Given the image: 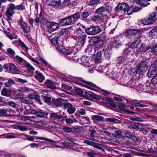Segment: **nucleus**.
<instances>
[{"instance_id": "nucleus-1", "label": "nucleus", "mask_w": 157, "mask_h": 157, "mask_svg": "<svg viewBox=\"0 0 157 157\" xmlns=\"http://www.w3.org/2000/svg\"><path fill=\"white\" fill-rule=\"evenodd\" d=\"M80 17V13L77 12L72 15L61 19L59 22V24L62 26L74 24Z\"/></svg>"}, {"instance_id": "nucleus-2", "label": "nucleus", "mask_w": 157, "mask_h": 157, "mask_svg": "<svg viewBox=\"0 0 157 157\" xmlns=\"http://www.w3.org/2000/svg\"><path fill=\"white\" fill-rule=\"evenodd\" d=\"M57 49L59 52L62 53L68 59L75 60L77 59L76 56H74L75 53L73 52V51L71 48H65L62 45L57 47Z\"/></svg>"}, {"instance_id": "nucleus-3", "label": "nucleus", "mask_w": 157, "mask_h": 157, "mask_svg": "<svg viewBox=\"0 0 157 157\" xmlns=\"http://www.w3.org/2000/svg\"><path fill=\"white\" fill-rule=\"evenodd\" d=\"M105 12L104 7L103 6L97 9L95 13L98 15L94 17V21L97 23L99 22L101 24L102 23L103 25H105L107 19L103 15V13Z\"/></svg>"}, {"instance_id": "nucleus-4", "label": "nucleus", "mask_w": 157, "mask_h": 157, "mask_svg": "<svg viewBox=\"0 0 157 157\" xmlns=\"http://www.w3.org/2000/svg\"><path fill=\"white\" fill-rule=\"evenodd\" d=\"M141 33V31L137 29H128L125 31V35L128 38L133 37L134 39H135L136 37H140Z\"/></svg>"}, {"instance_id": "nucleus-5", "label": "nucleus", "mask_w": 157, "mask_h": 157, "mask_svg": "<svg viewBox=\"0 0 157 157\" xmlns=\"http://www.w3.org/2000/svg\"><path fill=\"white\" fill-rule=\"evenodd\" d=\"M17 23L20 26L21 28L24 33L27 34L30 32L31 27L29 24L23 20L22 16L17 21Z\"/></svg>"}, {"instance_id": "nucleus-6", "label": "nucleus", "mask_w": 157, "mask_h": 157, "mask_svg": "<svg viewBox=\"0 0 157 157\" xmlns=\"http://www.w3.org/2000/svg\"><path fill=\"white\" fill-rule=\"evenodd\" d=\"M157 13L156 12H152L150 13L148 17L145 18L142 20V23L144 25H151L154 23L156 20Z\"/></svg>"}, {"instance_id": "nucleus-7", "label": "nucleus", "mask_w": 157, "mask_h": 157, "mask_svg": "<svg viewBox=\"0 0 157 157\" xmlns=\"http://www.w3.org/2000/svg\"><path fill=\"white\" fill-rule=\"evenodd\" d=\"M154 85L150 82H146L143 85L140 84L138 86L140 90L147 93L154 91Z\"/></svg>"}, {"instance_id": "nucleus-8", "label": "nucleus", "mask_w": 157, "mask_h": 157, "mask_svg": "<svg viewBox=\"0 0 157 157\" xmlns=\"http://www.w3.org/2000/svg\"><path fill=\"white\" fill-rule=\"evenodd\" d=\"M74 36L79 39L81 43L83 44L86 35L85 33L81 29L76 30L74 32Z\"/></svg>"}, {"instance_id": "nucleus-9", "label": "nucleus", "mask_w": 157, "mask_h": 157, "mask_svg": "<svg viewBox=\"0 0 157 157\" xmlns=\"http://www.w3.org/2000/svg\"><path fill=\"white\" fill-rule=\"evenodd\" d=\"M147 68V62L146 61H143L137 66L135 72L137 74L142 75L146 71Z\"/></svg>"}, {"instance_id": "nucleus-10", "label": "nucleus", "mask_w": 157, "mask_h": 157, "mask_svg": "<svg viewBox=\"0 0 157 157\" xmlns=\"http://www.w3.org/2000/svg\"><path fill=\"white\" fill-rule=\"evenodd\" d=\"M85 30L88 35H93L99 33L101 30L98 26H90L85 29Z\"/></svg>"}, {"instance_id": "nucleus-11", "label": "nucleus", "mask_w": 157, "mask_h": 157, "mask_svg": "<svg viewBox=\"0 0 157 157\" xmlns=\"http://www.w3.org/2000/svg\"><path fill=\"white\" fill-rule=\"evenodd\" d=\"M98 42L97 43V46L98 47L101 48L104 44L106 41V36L105 33H102L100 34L98 37Z\"/></svg>"}, {"instance_id": "nucleus-12", "label": "nucleus", "mask_w": 157, "mask_h": 157, "mask_svg": "<svg viewBox=\"0 0 157 157\" xmlns=\"http://www.w3.org/2000/svg\"><path fill=\"white\" fill-rule=\"evenodd\" d=\"M129 8V5L126 3H119L118 4L117 6L116 7L115 10L116 12H118L120 10L125 12Z\"/></svg>"}, {"instance_id": "nucleus-13", "label": "nucleus", "mask_w": 157, "mask_h": 157, "mask_svg": "<svg viewBox=\"0 0 157 157\" xmlns=\"http://www.w3.org/2000/svg\"><path fill=\"white\" fill-rule=\"evenodd\" d=\"M134 52L131 48L129 47L125 49L123 53V55L125 57H126L127 59L131 58L134 55Z\"/></svg>"}, {"instance_id": "nucleus-14", "label": "nucleus", "mask_w": 157, "mask_h": 157, "mask_svg": "<svg viewBox=\"0 0 157 157\" xmlns=\"http://www.w3.org/2000/svg\"><path fill=\"white\" fill-rule=\"evenodd\" d=\"M46 3L48 6L54 7L60 6L61 2L60 0H46Z\"/></svg>"}, {"instance_id": "nucleus-15", "label": "nucleus", "mask_w": 157, "mask_h": 157, "mask_svg": "<svg viewBox=\"0 0 157 157\" xmlns=\"http://www.w3.org/2000/svg\"><path fill=\"white\" fill-rule=\"evenodd\" d=\"M84 143L87 145L92 146L94 147L101 150L103 151H105V150L101 147L98 144L95 143L93 141L85 140L84 141Z\"/></svg>"}, {"instance_id": "nucleus-16", "label": "nucleus", "mask_w": 157, "mask_h": 157, "mask_svg": "<svg viewBox=\"0 0 157 157\" xmlns=\"http://www.w3.org/2000/svg\"><path fill=\"white\" fill-rule=\"evenodd\" d=\"M63 106L64 108L68 109L67 112L70 114L74 113L76 110V108L73 107V105L69 103L64 104L63 105Z\"/></svg>"}, {"instance_id": "nucleus-17", "label": "nucleus", "mask_w": 157, "mask_h": 157, "mask_svg": "<svg viewBox=\"0 0 157 157\" xmlns=\"http://www.w3.org/2000/svg\"><path fill=\"white\" fill-rule=\"evenodd\" d=\"M145 103L143 101H139L137 100H134L131 102V104L132 105L140 107H147V105L145 104Z\"/></svg>"}, {"instance_id": "nucleus-18", "label": "nucleus", "mask_w": 157, "mask_h": 157, "mask_svg": "<svg viewBox=\"0 0 157 157\" xmlns=\"http://www.w3.org/2000/svg\"><path fill=\"white\" fill-rule=\"evenodd\" d=\"M34 78L40 83L43 82L45 80V77L44 75L38 71L36 72Z\"/></svg>"}, {"instance_id": "nucleus-19", "label": "nucleus", "mask_w": 157, "mask_h": 157, "mask_svg": "<svg viewBox=\"0 0 157 157\" xmlns=\"http://www.w3.org/2000/svg\"><path fill=\"white\" fill-rule=\"evenodd\" d=\"M58 28V24L57 23L52 22L48 27L47 31L48 33H51Z\"/></svg>"}, {"instance_id": "nucleus-20", "label": "nucleus", "mask_w": 157, "mask_h": 157, "mask_svg": "<svg viewBox=\"0 0 157 157\" xmlns=\"http://www.w3.org/2000/svg\"><path fill=\"white\" fill-rule=\"evenodd\" d=\"M54 35H55L54 37L52 39L51 42L52 44L56 46V48L57 49V47L62 45L61 44H60L58 42V39L60 36H58L57 33H55Z\"/></svg>"}, {"instance_id": "nucleus-21", "label": "nucleus", "mask_w": 157, "mask_h": 157, "mask_svg": "<svg viewBox=\"0 0 157 157\" xmlns=\"http://www.w3.org/2000/svg\"><path fill=\"white\" fill-rule=\"evenodd\" d=\"M118 106L122 111L125 112L128 114L133 115L135 113L134 112L126 109H125L127 107L124 104L119 103L118 105Z\"/></svg>"}, {"instance_id": "nucleus-22", "label": "nucleus", "mask_w": 157, "mask_h": 157, "mask_svg": "<svg viewBox=\"0 0 157 157\" xmlns=\"http://www.w3.org/2000/svg\"><path fill=\"white\" fill-rule=\"evenodd\" d=\"M45 86L50 89H56V87L54 84L53 82L51 80L48 79L44 83Z\"/></svg>"}, {"instance_id": "nucleus-23", "label": "nucleus", "mask_w": 157, "mask_h": 157, "mask_svg": "<svg viewBox=\"0 0 157 157\" xmlns=\"http://www.w3.org/2000/svg\"><path fill=\"white\" fill-rule=\"evenodd\" d=\"M149 46H146L145 44H142L140 46L137 48L138 52H145L151 48Z\"/></svg>"}, {"instance_id": "nucleus-24", "label": "nucleus", "mask_w": 157, "mask_h": 157, "mask_svg": "<svg viewBox=\"0 0 157 157\" xmlns=\"http://www.w3.org/2000/svg\"><path fill=\"white\" fill-rule=\"evenodd\" d=\"M140 37H136V38L134 39V41L133 43L129 47V48H131L132 50L133 49L137 47V45L140 44Z\"/></svg>"}, {"instance_id": "nucleus-25", "label": "nucleus", "mask_w": 157, "mask_h": 157, "mask_svg": "<svg viewBox=\"0 0 157 157\" xmlns=\"http://www.w3.org/2000/svg\"><path fill=\"white\" fill-rule=\"evenodd\" d=\"M9 70L10 72L14 74H18L19 71L15 65L12 63H9Z\"/></svg>"}, {"instance_id": "nucleus-26", "label": "nucleus", "mask_w": 157, "mask_h": 157, "mask_svg": "<svg viewBox=\"0 0 157 157\" xmlns=\"http://www.w3.org/2000/svg\"><path fill=\"white\" fill-rule=\"evenodd\" d=\"M134 1L141 6L146 7L150 4L147 0H134Z\"/></svg>"}, {"instance_id": "nucleus-27", "label": "nucleus", "mask_w": 157, "mask_h": 157, "mask_svg": "<svg viewBox=\"0 0 157 157\" xmlns=\"http://www.w3.org/2000/svg\"><path fill=\"white\" fill-rule=\"evenodd\" d=\"M20 100L21 102L27 104H32L33 101L31 99L25 97L21 98Z\"/></svg>"}, {"instance_id": "nucleus-28", "label": "nucleus", "mask_w": 157, "mask_h": 157, "mask_svg": "<svg viewBox=\"0 0 157 157\" xmlns=\"http://www.w3.org/2000/svg\"><path fill=\"white\" fill-rule=\"evenodd\" d=\"M157 73V70L150 67L148 72V75L150 78H152L156 75Z\"/></svg>"}, {"instance_id": "nucleus-29", "label": "nucleus", "mask_w": 157, "mask_h": 157, "mask_svg": "<svg viewBox=\"0 0 157 157\" xmlns=\"http://www.w3.org/2000/svg\"><path fill=\"white\" fill-rule=\"evenodd\" d=\"M103 53V51H100L96 54L95 57L94 58V60L96 63H98L101 62V56Z\"/></svg>"}, {"instance_id": "nucleus-30", "label": "nucleus", "mask_w": 157, "mask_h": 157, "mask_svg": "<svg viewBox=\"0 0 157 157\" xmlns=\"http://www.w3.org/2000/svg\"><path fill=\"white\" fill-rule=\"evenodd\" d=\"M14 13V12L13 11L8 9L5 12L6 16L10 20H11L12 18L13 17V15Z\"/></svg>"}, {"instance_id": "nucleus-31", "label": "nucleus", "mask_w": 157, "mask_h": 157, "mask_svg": "<svg viewBox=\"0 0 157 157\" xmlns=\"http://www.w3.org/2000/svg\"><path fill=\"white\" fill-rule=\"evenodd\" d=\"M82 128L81 126H76L72 128V131L75 135L80 132L82 131Z\"/></svg>"}, {"instance_id": "nucleus-32", "label": "nucleus", "mask_w": 157, "mask_h": 157, "mask_svg": "<svg viewBox=\"0 0 157 157\" xmlns=\"http://www.w3.org/2000/svg\"><path fill=\"white\" fill-rule=\"evenodd\" d=\"M19 46L25 52H28V48L23 41L21 40L19 41Z\"/></svg>"}, {"instance_id": "nucleus-33", "label": "nucleus", "mask_w": 157, "mask_h": 157, "mask_svg": "<svg viewBox=\"0 0 157 157\" xmlns=\"http://www.w3.org/2000/svg\"><path fill=\"white\" fill-rule=\"evenodd\" d=\"M89 131L90 132V137L92 140L93 139L95 138L94 134L96 132V131L92 127H90L89 128Z\"/></svg>"}, {"instance_id": "nucleus-34", "label": "nucleus", "mask_w": 157, "mask_h": 157, "mask_svg": "<svg viewBox=\"0 0 157 157\" xmlns=\"http://www.w3.org/2000/svg\"><path fill=\"white\" fill-rule=\"evenodd\" d=\"M57 34L58 36L60 37L62 35H63L64 36H68L69 35V32L68 31V29L67 28H65L62 29L61 31L57 33Z\"/></svg>"}, {"instance_id": "nucleus-35", "label": "nucleus", "mask_w": 157, "mask_h": 157, "mask_svg": "<svg viewBox=\"0 0 157 157\" xmlns=\"http://www.w3.org/2000/svg\"><path fill=\"white\" fill-rule=\"evenodd\" d=\"M14 128L16 129H18L22 131H25L28 129L27 126L20 125H15Z\"/></svg>"}, {"instance_id": "nucleus-36", "label": "nucleus", "mask_w": 157, "mask_h": 157, "mask_svg": "<svg viewBox=\"0 0 157 157\" xmlns=\"http://www.w3.org/2000/svg\"><path fill=\"white\" fill-rule=\"evenodd\" d=\"M98 37L96 36H93L90 38L89 42L90 45L94 44L98 42Z\"/></svg>"}, {"instance_id": "nucleus-37", "label": "nucleus", "mask_w": 157, "mask_h": 157, "mask_svg": "<svg viewBox=\"0 0 157 157\" xmlns=\"http://www.w3.org/2000/svg\"><path fill=\"white\" fill-rule=\"evenodd\" d=\"M63 100L61 98H58L53 100V102L55 103L56 105L58 107L61 106L62 104Z\"/></svg>"}, {"instance_id": "nucleus-38", "label": "nucleus", "mask_w": 157, "mask_h": 157, "mask_svg": "<svg viewBox=\"0 0 157 157\" xmlns=\"http://www.w3.org/2000/svg\"><path fill=\"white\" fill-rule=\"evenodd\" d=\"M137 82L135 80H131L128 82V85L131 87H134L137 86L138 84L136 83Z\"/></svg>"}, {"instance_id": "nucleus-39", "label": "nucleus", "mask_w": 157, "mask_h": 157, "mask_svg": "<svg viewBox=\"0 0 157 157\" xmlns=\"http://www.w3.org/2000/svg\"><path fill=\"white\" fill-rule=\"evenodd\" d=\"M73 144V142L69 139H66L64 142L63 143V146L66 147L69 146H71Z\"/></svg>"}, {"instance_id": "nucleus-40", "label": "nucleus", "mask_w": 157, "mask_h": 157, "mask_svg": "<svg viewBox=\"0 0 157 157\" xmlns=\"http://www.w3.org/2000/svg\"><path fill=\"white\" fill-rule=\"evenodd\" d=\"M118 38L117 37H116L111 38V43L112 45L113 46L116 47L117 44H118Z\"/></svg>"}, {"instance_id": "nucleus-41", "label": "nucleus", "mask_w": 157, "mask_h": 157, "mask_svg": "<svg viewBox=\"0 0 157 157\" xmlns=\"http://www.w3.org/2000/svg\"><path fill=\"white\" fill-rule=\"evenodd\" d=\"M92 119L94 121L96 120L99 121H101L103 120L104 117L98 115H94L92 116Z\"/></svg>"}, {"instance_id": "nucleus-42", "label": "nucleus", "mask_w": 157, "mask_h": 157, "mask_svg": "<svg viewBox=\"0 0 157 157\" xmlns=\"http://www.w3.org/2000/svg\"><path fill=\"white\" fill-rule=\"evenodd\" d=\"M100 0H87L86 3L89 6H93L95 5Z\"/></svg>"}, {"instance_id": "nucleus-43", "label": "nucleus", "mask_w": 157, "mask_h": 157, "mask_svg": "<svg viewBox=\"0 0 157 157\" xmlns=\"http://www.w3.org/2000/svg\"><path fill=\"white\" fill-rule=\"evenodd\" d=\"M14 83V81L12 79H10L9 80L8 82L5 83V86L7 87H10Z\"/></svg>"}, {"instance_id": "nucleus-44", "label": "nucleus", "mask_w": 157, "mask_h": 157, "mask_svg": "<svg viewBox=\"0 0 157 157\" xmlns=\"http://www.w3.org/2000/svg\"><path fill=\"white\" fill-rule=\"evenodd\" d=\"M37 117H42L44 115V113L42 111H36L33 113Z\"/></svg>"}, {"instance_id": "nucleus-45", "label": "nucleus", "mask_w": 157, "mask_h": 157, "mask_svg": "<svg viewBox=\"0 0 157 157\" xmlns=\"http://www.w3.org/2000/svg\"><path fill=\"white\" fill-rule=\"evenodd\" d=\"M115 133V134H113V136L117 138H120L122 136V132L120 130H116Z\"/></svg>"}, {"instance_id": "nucleus-46", "label": "nucleus", "mask_w": 157, "mask_h": 157, "mask_svg": "<svg viewBox=\"0 0 157 157\" xmlns=\"http://www.w3.org/2000/svg\"><path fill=\"white\" fill-rule=\"evenodd\" d=\"M65 121L68 124H71L73 123L77 122V120L75 118L73 119L67 118L65 119Z\"/></svg>"}, {"instance_id": "nucleus-47", "label": "nucleus", "mask_w": 157, "mask_h": 157, "mask_svg": "<svg viewBox=\"0 0 157 157\" xmlns=\"http://www.w3.org/2000/svg\"><path fill=\"white\" fill-rule=\"evenodd\" d=\"M104 7L105 11L107 12H110L112 10V6L109 3H107L106 5L103 6Z\"/></svg>"}, {"instance_id": "nucleus-48", "label": "nucleus", "mask_w": 157, "mask_h": 157, "mask_svg": "<svg viewBox=\"0 0 157 157\" xmlns=\"http://www.w3.org/2000/svg\"><path fill=\"white\" fill-rule=\"evenodd\" d=\"M127 59L126 57H125L123 55L122 56L117 58V61L119 63L121 64L126 59Z\"/></svg>"}, {"instance_id": "nucleus-49", "label": "nucleus", "mask_w": 157, "mask_h": 157, "mask_svg": "<svg viewBox=\"0 0 157 157\" xmlns=\"http://www.w3.org/2000/svg\"><path fill=\"white\" fill-rule=\"evenodd\" d=\"M50 117L54 119H60L61 118V116L57 114L56 113H51Z\"/></svg>"}, {"instance_id": "nucleus-50", "label": "nucleus", "mask_w": 157, "mask_h": 157, "mask_svg": "<svg viewBox=\"0 0 157 157\" xmlns=\"http://www.w3.org/2000/svg\"><path fill=\"white\" fill-rule=\"evenodd\" d=\"M9 92V90H7L6 88H4L2 89L1 91V94L2 95L9 97L10 95Z\"/></svg>"}, {"instance_id": "nucleus-51", "label": "nucleus", "mask_w": 157, "mask_h": 157, "mask_svg": "<svg viewBox=\"0 0 157 157\" xmlns=\"http://www.w3.org/2000/svg\"><path fill=\"white\" fill-rule=\"evenodd\" d=\"M23 65L25 66L32 70L34 71L35 70L34 68L26 61H25Z\"/></svg>"}, {"instance_id": "nucleus-52", "label": "nucleus", "mask_w": 157, "mask_h": 157, "mask_svg": "<svg viewBox=\"0 0 157 157\" xmlns=\"http://www.w3.org/2000/svg\"><path fill=\"white\" fill-rule=\"evenodd\" d=\"M8 53L13 57H14L15 55V51L11 48H8L7 50Z\"/></svg>"}, {"instance_id": "nucleus-53", "label": "nucleus", "mask_w": 157, "mask_h": 157, "mask_svg": "<svg viewBox=\"0 0 157 157\" xmlns=\"http://www.w3.org/2000/svg\"><path fill=\"white\" fill-rule=\"evenodd\" d=\"M151 51L155 55L157 56V44L151 48Z\"/></svg>"}, {"instance_id": "nucleus-54", "label": "nucleus", "mask_w": 157, "mask_h": 157, "mask_svg": "<svg viewBox=\"0 0 157 157\" xmlns=\"http://www.w3.org/2000/svg\"><path fill=\"white\" fill-rule=\"evenodd\" d=\"M25 9V7L22 4L20 5L16 6V10H23Z\"/></svg>"}, {"instance_id": "nucleus-55", "label": "nucleus", "mask_w": 157, "mask_h": 157, "mask_svg": "<svg viewBox=\"0 0 157 157\" xmlns=\"http://www.w3.org/2000/svg\"><path fill=\"white\" fill-rule=\"evenodd\" d=\"M76 92L78 95L82 96L83 95L84 91L81 89L78 88L76 89Z\"/></svg>"}, {"instance_id": "nucleus-56", "label": "nucleus", "mask_w": 157, "mask_h": 157, "mask_svg": "<svg viewBox=\"0 0 157 157\" xmlns=\"http://www.w3.org/2000/svg\"><path fill=\"white\" fill-rule=\"evenodd\" d=\"M15 58L19 62L22 63L23 64H24L26 61V60H24L23 58L19 56L18 55L16 56Z\"/></svg>"}, {"instance_id": "nucleus-57", "label": "nucleus", "mask_w": 157, "mask_h": 157, "mask_svg": "<svg viewBox=\"0 0 157 157\" xmlns=\"http://www.w3.org/2000/svg\"><path fill=\"white\" fill-rule=\"evenodd\" d=\"M72 128L71 127L66 126L63 128V130L65 132L67 133H70L72 131Z\"/></svg>"}, {"instance_id": "nucleus-58", "label": "nucleus", "mask_w": 157, "mask_h": 157, "mask_svg": "<svg viewBox=\"0 0 157 157\" xmlns=\"http://www.w3.org/2000/svg\"><path fill=\"white\" fill-rule=\"evenodd\" d=\"M87 155L89 157H95L98 154L93 152H87Z\"/></svg>"}, {"instance_id": "nucleus-59", "label": "nucleus", "mask_w": 157, "mask_h": 157, "mask_svg": "<svg viewBox=\"0 0 157 157\" xmlns=\"http://www.w3.org/2000/svg\"><path fill=\"white\" fill-rule=\"evenodd\" d=\"M7 113V110L4 109H0V114L1 116H4Z\"/></svg>"}, {"instance_id": "nucleus-60", "label": "nucleus", "mask_w": 157, "mask_h": 157, "mask_svg": "<svg viewBox=\"0 0 157 157\" xmlns=\"http://www.w3.org/2000/svg\"><path fill=\"white\" fill-rule=\"evenodd\" d=\"M151 80V82L154 85L157 84V74L154 76Z\"/></svg>"}, {"instance_id": "nucleus-61", "label": "nucleus", "mask_w": 157, "mask_h": 157, "mask_svg": "<svg viewBox=\"0 0 157 157\" xmlns=\"http://www.w3.org/2000/svg\"><path fill=\"white\" fill-rule=\"evenodd\" d=\"M89 15V12H82L81 13L82 17L84 18H86Z\"/></svg>"}, {"instance_id": "nucleus-62", "label": "nucleus", "mask_w": 157, "mask_h": 157, "mask_svg": "<svg viewBox=\"0 0 157 157\" xmlns=\"http://www.w3.org/2000/svg\"><path fill=\"white\" fill-rule=\"evenodd\" d=\"M9 8H8L10 10L13 11L14 10H16V6L13 3H10L8 6Z\"/></svg>"}, {"instance_id": "nucleus-63", "label": "nucleus", "mask_w": 157, "mask_h": 157, "mask_svg": "<svg viewBox=\"0 0 157 157\" xmlns=\"http://www.w3.org/2000/svg\"><path fill=\"white\" fill-rule=\"evenodd\" d=\"M31 89L26 88L25 87H21L20 88V91L22 92H24L25 91H29Z\"/></svg>"}, {"instance_id": "nucleus-64", "label": "nucleus", "mask_w": 157, "mask_h": 157, "mask_svg": "<svg viewBox=\"0 0 157 157\" xmlns=\"http://www.w3.org/2000/svg\"><path fill=\"white\" fill-rule=\"evenodd\" d=\"M7 104L13 108L16 107V103L13 101H10L8 102L7 103Z\"/></svg>"}]
</instances>
